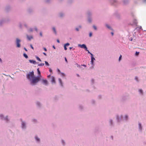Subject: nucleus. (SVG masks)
<instances>
[{"label": "nucleus", "instance_id": "40", "mask_svg": "<svg viewBox=\"0 0 146 146\" xmlns=\"http://www.w3.org/2000/svg\"><path fill=\"white\" fill-rule=\"evenodd\" d=\"M91 60H95V58L93 57V54H92V55H91Z\"/></svg>", "mask_w": 146, "mask_h": 146}, {"label": "nucleus", "instance_id": "24", "mask_svg": "<svg viewBox=\"0 0 146 146\" xmlns=\"http://www.w3.org/2000/svg\"><path fill=\"white\" fill-rule=\"evenodd\" d=\"M51 82L52 84H55V78L53 76H52L51 77Z\"/></svg>", "mask_w": 146, "mask_h": 146}, {"label": "nucleus", "instance_id": "62", "mask_svg": "<svg viewBox=\"0 0 146 146\" xmlns=\"http://www.w3.org/2000/svg\"><path fill=\"white\" fill-rule=\"evenodd\" d=\"M75 30L77 31H79V29L78 28H76Z\"/></svg>", "mask_w": 146, "mask_h": 146}, {"label": "nucleus", "instance_id": "41", "mask_svg": "<svg viewBox=\"0 0 146 146\" xmlns=\"http://www.w3.org/2000/svg\"><path fill=\"white\" fill-rule=\"evenodd\" d=\"M23 56L26 59H27L28 58V55L25 53H24L23 54Z\"/></svg>", "mask_w": 146, "mask_h": 146}, {"label": "nucleus", "instance_id": "23", "mask_svg": "<svg viewBox=\"0 0 146 146\" xmlns=\"http://www.w3.org/2000/svg\"><path fill=\"white\" fill-rule=\"evenodd\" d=\"M129 119V117L127 115H125L123 119V121L127 122Z\"/></svg>", "mask_w": 146, "mask_h": 146}, {"label": "nucleus", "instance_id": "20", "mask_svg": "<svg viewBox=\"0 0 146 146\" xmlns=\"http://www.w3.org/2000/svg\"><path fill=\"white\" fill-rule=\"evenodd\" d=\"M52 31L53 33L55 35H56L57 34V31L56 29L54 27H53L51 28Z\"/></svg>", "mask_w": 146, "mask_h": 146}, {"label": "nucleus", "instance_id": "54", "mask_svg": "<svg viewBox=\"0 0 146 146\" xmlns=\"http://www.w3.org/2000/svg\"><path fill=\"white\" fill-rule=\"evenodd\" d=\"M102 98V96L101 95H99L98 96V98L100 99Z\"/></svg>", "mask_w": 146, "mask_h": 146}, {"label": "nucleus", "instance_id": "56", "mask_svg": "<svg viewBox=\"0 0 146 146\" xmlns=\"http://www.w3.org/2000/svg\"><path fill=\"white\" fill-rule=\"evenodd\" d=\"M92 35V32H90L89 33V36L90 37H91Z\"/></svg>", "mask_w": 146, "mask_h": 146}, {"label": "nucleus", "instance_id": "9", "mask_svg": "<svg viewBox=\"0 0 146 146\" xmlns=\"http://www.w3.org/2000/svg\"><path fill=\"white\" fill-rule=\"evenodd\" d=\"M138 128L139 132L142 133L143 130V127L141 123L140 122H138Z\"/></svg>", "mask_w": 146, "mask_h": 146}, {"label": "nucleus", "instance_id": "36", "mask_svg": "<svg viewBox=\"0 0 146 146\" xmlns=\"http://www.w3.org/2000/svg\"><path fill=\"white\" fill-rule=\"evenodd\" d=\"M59 99V97L58 96H55L54 97V100L56 101L58 100Z\"/></svg>", "mask_w": 146, "mask_h": 146}, {"label": "nucleus", "instance_id": "46", "mask_svg": "<svg viewBox=\"0 0 146 146\" xmlns=\"http://www.w3.org/2000/svg\"><path fill=\"white\" fill-rule=\"evenodd\" d=\"M24 26L27 29L28 28V25L26 23H24L23 24Z\"/></svg>", "mask_w": 146, "mask_h": 146}, {"label": "nucleus", "instance_id": "60", "mask_svg": "<svg viewBox=\"0 0 146 146\" xmlns=\"http://www.w3.org/2000/svg\"><path fill=\"white\" fill-rule=\"evenodd\" d=\"M29 31L30 32H32L33 31V29L32 28H30L29 29Z\"/></svg>", "mask_w": 146, "mask_h": 146}, {"label": "nucleus", "instance_id": "39", "mask_svg": "<svg viewBox=\"0 0 146 146\" xmlns=\"http://www.w3.org/2000/svg\"><path fill=\"white\" fill-rule=\"evenodd\" d=\"M52 0H44V1L45 3H50Z\"/></svg>", "mask_w": 146, "mask_h": 146}, {"label": "nucleus", "instance_id": "37", "mask_svg": "<svg viewBox=\"0 0 146 146\" xmlns=\"http://www.w3.org/2000/svg\"><path fill=\"white\" fill-rule=\"evenodd\" d=\"M91 102L92 104L94 105L95 104L96 101L92 99L91 100Z\"/></svg>", "mask_w": 146, "mask_h": 146}, {"label": "nucleus", "instance_id": "21", "mask_svg": "<svg viewBox=\"0 0 146 146\" xmlns=\"http://www.w3.org/2000/svg\"><path fill=\"white\" fill-rule=\"evenodd\" d=\"M11 7L10 5L6 6L5 8V10L6 11H8L11 10Z\"/></svg>", "mask_w": 146, "mask_h": 146}, {"label": "nucleus", "instance_id": "50", "mask_svg": "<svg viewBox=\"0 0 146 146\" xmlns=\"http://www.w3.org/2000/svg\"><path fill=\"white\" fill-rule=\"evenodd\" d=\"M37 70L38 74L41 73L40 72L39 70V68H38L37 69Z\"/></svg>", "mask_w": 146, "mask_h": 146}, {"label": "nucleus", "instance_id": "33", "mask_svg": "<svg viewBox=\"0 0 146 146\" xmlns=\"http://www.w3.org/2000/svg\"><path fill=\"white\" fill-rule=\"evenodd\" d=\"M61 142L62 145L64 146H65L66 145V143L65 141L63 139H62L61 140Z\"/></svg>", "mask_w": 146, "mask_h": 146}, {"label": "nucleus", "instance_id": "51", "mask_svg": "<svg viewBox=\"0 0 146 146\" xmlns=\"http://www.w3.org/2000/svg\"><path fill=\"white\" fill-rule=\"evenodd\" d=\"M61 76L62 77H64L65 76V74L61 72Z\"/></svg>", "mask_w": 146, "mask_h": 146}, {"label": "nucleus", "instance_id": "55", "mask_svg": "<svg viewBox=\"0 0 146 146\" xmlns=\"http://www.w3.org/2000/svg\"><path fill=\"white\" fill-rule=\"evenodd\" d=\"M139 52H137V51H136L135 53V55L136 56H138L139 55Z\"/></svg>", "mask_w": 146, "mask_h": 146}, {"label": "nucleus", "instance_id": "26", "mask_svg": "<svg viewBox=\"0 0 146 146\" xmlns=\"http://www.w3.org/2000/svg\"><path fill=\"white\" fill-rule=\"evenodd\" d=\"M27 39L29 41H30L31 39L33 38V37L32 36H29L28 35H27Z\"/></svg>", "mask_w": 146, "mask_h": 146}, {"label": "nucleus", "instance_id": "35", "mask_svg": "<svg viewBox=\"0 0 146 146\" xmlns=\"http://www.w3.org/2000/svg\"><path fill=\"white\" fill-rule=\"evenodd\" d=\"M74 0H68L67 2L68 4H70L72 3L74 1Z\"/></svg>", "mask_w": 146, "mask_h": 146}, {"label": "nucleus", "instance_id": "25", "mask_svg": "<svg viewBox=\"0 0 146 146\" xmlns=\"http://www.w3.org/2000/svg\"><path fill=\"white\" fill-rule=\"evenodd\" d=\"M58 81L60 83V85L62 87H63V83L62 82V80L61 79L59 78H58Z\"/></svg>", "mask_w": 146, "mask_h": 146}, {"label": "nucleus", "instance_id": "58", "mask_svg": "<svg viewBox=\"0 0 146 146\" xmlns=\"http://www.w3.org/2000/svg\"><path fill=\"white\" fill-rule=\"evenodd\" d=\"M121 57H122L121 55L119 57V61H120L121 60Z\"/></svg>", "mask_w": 146, "mask_h": 146}, {"label": "nucleus", "instance_id": "27", "mask_svg": "<svg viewBox=\"0 0 146 146\" xmlns=\"http://www.w3.org/2000/svg\"><path fill=\"white\" fill-rule=\"evenodd\" d=\"M105 26L107 28L110 29V30H112V31L113 30V29L108 24H105Z\"/></svg>", "mask_w": 146, "mask_h": 146}, {"label": "nucleus", "instance_id": "28", "mask_svg": "<svg viewBox=\"0 0 146 146\" xmlns=\"http://www.w3.org/2000/svg\"><path fill=\"white\" fill-rule=\"evenodd\" d=\"M87 14L88 15V17H91L92 15V13L90 11H88L87 12Z\"/></svg>", "mask_w": 146, "mask_h": 146}, {"label": "nucleus", "instance_id": "11", "mask_svg": "<svg viewBox=\"0 0 146 146\" xmlns=\"http://www.w3.org/2000/svg\"><path fill=\"white\" fill-rule=\"evenodd\" d=\"M36 143L39 144L40 143V140L37 135H35L34 137Z\"/></svg>", "mask_w": 146, "mask_h": 146}, {"label": "nucleus", "instance_id": "42", "mask_svg": "<svg viewBox=\"0 0 146 146\" xmlns=\"http://www.w3.org/2000/svg\"><path fill=\"white\" fill-rule=\"evenodd\" d=\"M45 63V65L46 66H49L50 65L48 63V62L46 61H45L44 62Z\"/></svg>", "mask_w": 146, "mask_h": 146}, {"label": "nucleus", "instance_id": "3", "mask_svg": "<svg viewBox=\"0 0 146 146\" xmlns=\"http://www.w3.org/2000/svg\"><path fill=\"white\" fill-rule=\"evenodd\" d=\"M20 127L22 130L23 131H25L28 127V123L25 120H23L22 119H20Z\"/></svg>", "mask_w": 146, "mask_h": 146}, {"label": "nucleus", "instance_id": "2", "mask_svg": "<svg viewBox=\"0 0 146 146\" xmlns=\"http://www.w3.org/2000/svg\"><path fill=\"white\" fill-rule=\"evenodd\" d=\"M26 77L28 80L31 85H35V82L37 80L36 77H35L34 73L33 71L31 72H29L28 74H27L26 75Z\"/></svg>", "mask_w": 146, "mask_h": 146}, {"label": "nucleus", "instance_id": "5", "mask_svg": "<svg viewBox=\"0 0 146 146\" xmlns=\"http://www.w3.org/2000/svg\"><path fill=\"white\" fill-rule=\"evenodd\" d=\"M38 75L36 76H35V77H36L37 80L35 82V85H36L39 81H40L42 79H41L42 76L41 73L38 74Z\"/></svg>", "mask_w": 146, "mask_h": 146}, {"label": "nucleus", "instance_id": "49", "mask_svg": "<svg viewBox=\"0 0 146 146\" xmlns=\"http://www.w3.org/2000/svg\"><path fill=\"white\" fill-rule=\"evenodd\" d=\"M44 65V64L43 63H41V64H38V66H43Z\"/></svg>", "mask_w": 146, "mask_h": 146}, {"label": "nucleus", "instance_id": "59", "mask_svg": "<svg viewBox=\"0 0 146 146\" xmlns=\"http://www.w3.org/2000/svg\"><path fill=\"white\" fill-rule=\"evenodd\" d=\"M64 59H65V62H66V63H68V61H67V59L66 58V57H65L64 58Z\"/></svg>", "mask_w": 146, "mask_h": 146}, {"label": "nucleus", "instance_id": "8", "mask_svg": "<svg viewBox=\"0 0 146 146\" xmlns=\"http://www.w3.org/2000/svg\"><path fill=\"white\" fill-rule=\"evenodd\" d=\"M109 124L110 126L112 128L114 127L115 125L114 123L113 120L111 119H110L109 120Z\"/></svg>", "mask_w": 146, "mask_h": 146}, {"label": "nucleus", "instance_id": "47", "mask_svg": "<svg viewBox=\"0 0 146 146\" xmlns=\"http://www.w3.org/2000/svg\"><path fill=\"white\" fill-rule=\"evenodd\" d=\"M93 27L95 30H97V27L96 26L94 25L93 26Z\"/></svg>", "mask_w": 146, "mask_h": 146}, {"label": "nucleus", "instance_id": "4", "mask_svg": "<svg viewBox=\"0 0 146 146\" xmlns=\"http://www.w3.org/2000/svg\"><path fill=\"white\" fill-rule=\"evenodd\" d=\"M10 19L7 18H0V27L3 26L4 23L9 21Z\"/></svg>", "mask_w": 146, "mask_h": 146}, {"label": "nucleus", "instance_id": "19", "mask_svg": "<svg viewBox=\"0 0 146 146\" xmlns=\"http://www.w3.org/2000/svg\"><path fill=\"white\" fill-rule=\"evenodd\" d=\"M113 15L118 19H120V15L117 11H115Z\"/></svg>", "mask_w": 146, "mask_h": 146}, {"label": "nucleus", "instance_id": "31", "mask_svg": "<svg viewBox=\"0 0 146 146\" xmlns=\"http://www.w3.org/2000/svg\"><path fill=\"white\" fill-rule=\"evenodd\" d=\"M138 92L140 95L142 96L143 94V90L141 89H139L138 90Z\"/></svg>", "mask_w": 146, "mask_h": 146}, {"label": "nucleus", "instance_id": "12", "mask_svg": "<svg viewBox=\"0 0 146 146\" xmlns=\"http://www.w3.org/2000/svg\"><path fill=\"white\" fill-rule=\"evenodd\" d=\"M128 24L129 25H135V26H137V21L135 19H134L133 20V22L132 23H130Z\"/></svg>", "mask_w": 146, "mask_h": 146}, {"label": "nucleus", "instance_id": "44", "mask_svg": "<svg viewBox=\"0 0 146 146\" xmlns=\"http://www.w3.org/2000/svg\"><path fill=\"white\" fill-rule=\"evenodd\" d=\"M36 59L38 60V61H40V62H41V59L39 58V57L38 56H36Z\"/></svg>", "mask_w": 146, "mask_h": 146}, {"label": "nucleus", "instance_id": "30", "mask_svg": "<svg viewBox=\"0 0 146 146\" xmlns=\"http://www.w3.org/2000/svg\"><path fill=\"white\" fill-rule=\"evenodd\" d=\"M129 1V0H123V2L124 5H126L128 4Z\"/></svg>", "mask_w": 146, "mask_h": 146}, {"label": "nucleus", "instance_id": "63", "mask_svg": "<svg viewBox=\"0 0 146 146\" xmlns=\"http://www.w3.org/2000/svg\"><path fill=\"white\" fill-rule=\"evenodd\" d=\"M30 46L31 47V48L33 49V50L34 49V48H33V46H32V44H31L30 45Z\"/></svg>", "mask_w": 146, "mask_h": 146}, {"label": "nucleus", "instance_id": "38", "mask_svg": "<svg viewBox=\"0 0 146 146\" xmlns=\"http://www.w3.org/2000/svg\"><path fill=\"white\" fill-rule=\"evenodd\" d=\"M91 84L92 85L93 84L95 83V80L93 78H92L91 80Z\"/></svg>", "mask_w": 146, "mask_h": 146}, {"label": "nucleus", "instance_id": "14", "mask_svg": "<svg viewBox=\"0 0 146 146\" xmlns=\"http://www.w3.org/2000/svg\"><path fill=\"white\" fill-rule=\"evenodd\" d=\"M41 80V81L42 82L43 84L46 86L48 85V82L46 79H42Z\"/></svg>", "mask_w": 146, "mask_h": 146}, {"label": "nucleus", "instance_id": "52", "mask_svg": "<svg viewBox=\"0 0 146 146\" xmlns=\"http://www.w3.org/2000/svg\"><path fill=\"white\" fill-rule=\"evenodd\" d=\"M135 80H136V81H137V82H139L138 79V78L137 77V76L135 77Z\"/></svg>", "mask_w": 146, "mask_h": 146}, {"label": "nucleus", "instance_id": "17", "mask_svg": "<svg viewBox=\"0 0 146 146\" xmlns=\"http://www.w3.org/2000/svg\"><path fill=\"white\" fill-rule=\"evenodd\" d=\"M58 15L59 17L63 18L64 17L65 13L63 12H61L58 13Z\"/></svg>", "mask_w": 146, "mask_h": 146}, {"label": "nucleus", "instance_id": "29", "mask_svg": "<svg viewBox=\"0 0 146 146\" xmlns=\"http://www.w3.org/2000/svg\"><path fill=\"white\" fill-rule=\"evenodd\" d=\"M29 61L30 63L33 64H35L36 63L35 60H29Z\"/></svg>", "mask_w": 146, "mask_h": 146}, {"label": "nucleus", "instance_id": "53", "mask_svg": "<svg viewBox=\"0 0 146 146\" xmlns=\"http://www.w3.org/2000/svg\"><path fill=\"white\" fill-rule=\"evenodd\" d=\"M94 60H91L90 62V64H92V65H94Z\"/></svg>", "mask_w": 146, "mask_h": 146}, {"label": "nucleus", "instance_id": "48", "mask_svg": "<svg viewBox=\"0 0 146 146\" xmlns=\"http://www.w3.org/2000/svg\"><path fill=\"white\" fill-rule=\"evenodd\" d=\"M19 27L21 29L22 28V25L21 23H20L19 24Z\"/></svg>", "mask_w": 146, "mask_h": 146}, {"label": "nucleus", "instance_id": "61", "mask_svg": "<svg viewBox=\"0 0 146 146\" xmlns=\"http://www.w3.org/2000/svg\"><path fill=\"white\" fill-rule=\"evenodd\" d=\"M66 46H65V45H64V49L65 50H67V48L66 47Z\"/></svg>", "mask_w": 146, "mask_h": 146}, {"label": "nucleus", "instance_id": "45", "mask_svg": "<svg viewBox=\"0 0 146 146\" xmlns=\"http://www.w3.org/2000/svg\"><path fill=\"white\" fill-rule=\"evenodd\" d=\"M85 50H86L88 52V53L90 54L91 56V55H92V54H93L92 53H91L88 50L87 48H86V49Z\"/></svg>", "mask_w": 146, "mask_h": 146}, {"label": "nucleus", "instance_id": "16", "mask_svg": "<svg viewBox=\"0 0 146 146\" xmlns=\"http://www.w3.org/2000/svg\"><path fill=\"white\" fill-rule=\"evenodd\" d=\"M78 46V47L84 48L85 50L86 49V48H87L86 45L85 44H79Z\"/></svg>", "mask_w": 146, "mask_h": 146}, {"label": "nucleus", "instance_id": "6", "mask_svg": "<svg viewBox=\"0 0 146 146\" xmlns=\"http://www.w3.org/2000/svg\"><path fill=\"white\" fill-rule=\"evenodd\" d=\"M21 42V40L17 38L15 40V44L16 47L17 48H19L21 46L20 42Z\"/></svg>", "mask_w": 146, "mask_h": 146}, {"label": "nucleus", "instance_id": "32", "mask_svg": "<svg viewBox=\"0 0 146 146\" xmlns=\"http://www.w3.org/2000/svg\"><path fill=\"white\" fill-rule=\"evenodd\" d=\"M88 21L89 23H91L92 22V19L91 17H88Z\"/></svg>", "mask_w": 146, "mask_h": 146}, {"label": "nucleus", "instance_id": "22", "mask_svg": "<svg viewBox=\"0 0 146 146\" xmlns=\"http://www.w3.org/2000/svg\"><path fill=\"white\" fill-rule=\"evenodd\" d=\"M79 109L80 111H83L84 110V106L82 104H79L78 105Z\"/></svg>", "mask_w": 146, "mask_h": 146}, {"label": "nucleus", "instance_id": "10", "mask_svg": "<svg viewBox=\"0 0 146 146\" xmlns=\"http://www.w3.org/2000/svg\"><path fill=\"white\" fill-rule=\"evenodd\" d=\"M35 104L37 108L38 109H40L42 108V105L40 102L36 101L35 102Z\"/></svg>", "mask_w": 146, "mask_h": 146}, {"label": "nucleus", "instance_id": "15", "mask_svg": "<svg viewBox=\"0 0 146 146\" xmlns=\"http://www.w3.org/2000/svg\"><path fill=\"white\" fill-rule=\"evenodd\" d=\"M127 99V96L126 95H123L121 97V101L122 102L125 101Z\"/></svg>", "mask_w": 146, "mask_h": 146}, {"label": "nucleus", "instance_id": "57", "mask_svg": "<svg viewBox=\"0 0 146 146\" xmlns=\"http://www.w3.org/2000/svg\"><path fill=\"white\" fill-rule=\"evenodd\" d=\"M66 46H68L70 45V44L69 43H67L64 44Z\"/></svg>", "mask_w": 146, "mask_h": 146}, {"label": "nucleus", "instance_id": "1", "mask_svg": "<svg viewBox=\"0 0 146 146\" xmlns=\"http://www.w3.org/2000/svg\"><path fill=\"white\" fill-rule=\"evenodd\" d=\"M0 119L4 121L6 124H9V126L10 127H14L15 126L14 123L11 122L10 117L8 115H5L3 114H0Z\"/></svg>", "mask_w": 146, "mask_h": 146}, {"label": "nucleus", "instance_id": "7", "mask_svg": "<svg viewBox=\"0 0 146 146\" xmlns=\"http://www.w3.org/2000/svg\"><path fill=\"white\" fill-rule=\"evenodd\" d=\"M123 117L122 115H117L116 119L118 123H120L123 120Z\"/></svg>", "mask_w": 146, "mask_h": 146}, {"label": "nucleus", "instance_id": "13", "mask_svg": "<svg viewBox=\"0 0 146 146\" xmlns=\"http://www.w3.org/2000/svg\"><path fill=\"white\" fill-rule=\"evenodd\" d=\"M110 1L111 4L114 6L116 5L118 3V2L117 0H110Z\"/></svg>", "mask_w": 146, "mask_h": 146}, {"label": "nucleus", "instance_id": "34", "mask_svg": "<svg viewBox=\"0 0 146 146\" xmlns=\"http://www.w3.org/2000/svg\"><path fill=\"white\" fill-rule=\"evenodd\" d=\"M32 121L34 123H36L37 122V120L36 119L33 118L32 119Z\"/></svg>", "mask_w": 146, "mask_h": 146}, {"label": "nucleus", "instance_id": "64", "mask_svg": "<svg viewBox=\"0 0 146 146\" xmlns=\"http://www.w3.org/2000/svg\"><path fill=\"white\" fill-rule=\"evenodd\" d=\"M78 28H79L80 29H81L82 28V25H80L78 26Z\"/></svg>", "mask_w": 146, "mask_h": 146}, {"label": "nucleus", "instance_id": "43", "mask_svg": "<svg viewBox=\"0 0 146 146\" xmlns=\"http://www.w3.org/2000/svg\"><path fill=\"white\" fill-rule=\"evenodd\" d=\"M75 64V65H76L77 67H78L80 68H82V66H81L80 65L78 64L77 63H76Z\"/></svg>", "mask_w": 146, "mask_h": 146}, {"label": "nucleus", "instance_id": "18", "mask_svg": "<svg viewBox=\"0 0 146 146\" xmlns=\"http://www.w3.org/2000/svg\"><path fill=\"white\" fill-rule=\"evenodd\" d=\"M34 11V9L33 7H29L27 9V12L29 13H33Z\"/></svg>", "mask_w": 146, "mask_h": 146}]
</instances>
